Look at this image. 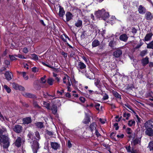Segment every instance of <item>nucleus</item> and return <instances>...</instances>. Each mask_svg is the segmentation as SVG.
<instances>
[{
	"label": "nucleus",
	"mask_w": 153,
	"mask_h": 153,
	"mask_svg": "<svg viewBox=\"0 0 153 153\" xmlns=\"http://www.w3.org/2000/svg\"><path fill=\"white\" fill-rule=\"evenodd\" d=\"M61 38L62 39V40L65 42H66V35H62L61 36Z\"/></svg>",
	"instance_id": "obj_46"
},
{
	"label": "nucleus",
	"mask_w": 153,
	"mask_h": 153,
	"mask_svg": "<svg viewBox=\"0 0 153 153\" xmlns=\"http://www.w3.org/2000/svg\"><path fill=\"white\" fill-rule=\"evenodd\" d=\"M128 37L125 33H123L119 36V39L124 42H126L128 40Z\"/></svg>",
	"instance_id": "obj_13"
},
{
	"label": "nucleus",
	"mask_w": 153,
	"mask_h": 153,
	"mask_svg": "<svg viewBox=\"0 0 153 153\" xmlns=\"http://www.w3.org/2000/svg\"><path fill=\"white\" fill-rule=\"evenodd\" d=\"M6 79L8 81L12 79L13 75L11 73L7 71L5 74Z\"/></svg>",
	"instance_id": "obj_16"
},
{
	"label": "nucleus",
	"mask_w": 153,
	"mask_h": 153,
	"mask_svg": "<svg viewBox=\"0 0 153 153\" xmlns=\"http://www.w3.org/2000/svg\"><path fill=\"white\" fill-rule=\"evenodd\" d=\"M39 69L38 68L34 67L32 68V71L34 73L37 72L38 71Z\"/></svg>",
	"instance_id": "obj_51"
},
{
	"label": "nucleus",
	"mask_w": 153,
	"mask_h": 153,
	"mask_svg": "<svg viewBox=\"0 0 153 153\" xmlns=\"http://www.w3.org/2000/svg\"><path fill=\"white\" fill-rule=\"evenodd\" d=\"M109 15L108 12H105V10L103 12L102 18L104 20H105L109 17Z\"/></svg>",
	"instance_id": "obj_26"
},
{
	"label": "nucleus",
	"mask_w": 153,
	"mask_h": 153,
	"mask_svg": "<svg viewBox=\"0 0 153 153\" xmlns=\"http://www.w3.org/2000/svg\"><path fill=\"white\" fill-rule=\"evenodd\" d=\"M65 16H66V20L67 22H68L72 19L73 16L71 13L68 12L66 13Z\"/></svg>",
	"instance_id": "obj_17"
},
{
	"label": "nucleus",
	"mask_w": 153,
	"mask_h": 153,
	"mask_svg": "<svg viewBox=\"0 0 153 153\" xmlns=\"http://www.w3.org/2000/svg\"><path fill=\"white\" fill-rule=\"evenodd\" d=\"M148 147L150 151H153V141H151L149 143Z\"/></svg>",
	"instance_id": "obj_33"
},
{
	"label": "nucleus",
	"mask_w": 153,
	"mask_h": 153,
	"mask_svg": "<svg viewBox=\"0 0 153 153\" xmlns=\"http://www.w3.org/2000/svg\"><path fill=\"white\" fill-rule=\"evenodd\" d=\"M135 122L134 120H131L128 121V124L129 126H131L135 125Z\"/></svg>",
	"instance_id": "obj_30"
},
{
	"label": "nucleus",
	"mask_w": 153,
	"mask_h": 153,
	"mask_svg": "<svg viewBox=\"0 0 153 153\" xmlns=\"http://www.w3.org/2000/svg\"><path fill=\"white\" fill-rule=\"evenodd\" d=\"M100 106V104L99 103H97V104H96L94 106L96 108L97 110H99V107Z\"/></svg>",
	"instance_id": "obj_58"
},
{
	"label": "nucleus",
	"mask_w": 153,
	"mask_h": 153,
	"mask_svg": "<svg viewBox=\"0 0 153 153\" xmlns=\"http://www.w3.org/2000/svg\"><path fill=\"white\" fill-rule=\"evenodd\" d=\"M75 66L79 72L83 73L82 70H85L86 68V65L80 61H77L75 64Z\"/></svg>",
	"instance_id": "obj_3"
},
{
	"label": "nucleus",
	"mask_w": 153,
	"mask_h": 153,
	"mask_svg": "<svg viewBox=\"0 0 153 153\" xmlns=\"http://www.w3.org/2000/svg\"><path fill=\"white\" fill-rule=\"evenodd\" d=\"M130 114L129 113H124L123 114V117H124L126 118V120H128L129 117L130 116Z\"/></svg>",
	"instance_id": "obj_44"
},
{
	"label": "nucleus",
	"mask_w": 153,
	"mask_h": 153,
	"mask_svg": "<svg viewBox=\"0 0 153 153\" xmlns=\"http://www.w3.org/2000/svg\"><path fill=\"white\" fill-rule=\"evenodd\" d=\"M113 94L114 96L117 98L121 99V98L120 95L117 93L116 91H112Z\"/></svg>",
	"instance_id": "obj_28"
},
{
	"label": "nucleus",
	"mask_w": 153,
	"mask_h": 153,
	"mask_svg": "<svg viewBox=\"0 0 153 153\" xmlns=\"http://www.w3.org/2000/svg\"><path fill=\"white\" fill-rule=\"evenodd\" d=\"M35 135L36 137L35 139H36V141L33 140V141L31 147L33 153H37V150L39 148V144L37 141L39 140L40 139V137L39 133L38 131H37L35 132Z\"/></svg>",
	"instance_id": "obj_1"
},
{
	"label": "nucleus",
	"mask_w": 153,
	"mask_h": 153,
	"mask_svg": "<svg viewBox=\"0 0 153 153\" xmlns=\"http://www.w3.org/2000/svg\"><path fill=\"white\" fill-rule=\"evenodd\" d=\"M126 132L128 134H130L132 132V131L131 130V128H128L126 129Z\"/></svg>",
	"instance_id": "obj_49"
},
{
	"label": "nucleus",
	"mask_w": 153,
	"mask_h": 153,
	"mask_svg": "<svg viewBox=\"0 0 153 153\" xmlns=\"http://www.w3.org/2000/svg\"><path fill=\"white\" fill-rule=\"evenodd\" d=\"M44 65L46 66L47 67H49V68H51L52 69H53V70L55 71H57L58 70V69L56 68H54L53 66H51L49 64H47L45 63V62H41Z\"/></svg>",
	"instance_id": "obj_27"
},
{
	"label": "nucleus",
	"mask_w": 153,
	"mask_h": 153,
	"mask_svg": "<svg viewBox=\"0 0 153 153\" xmlns=\"http://www.w3.org/2000/svg\"><path fill=\"white\" fill-rule=\"evenodd\" d=\"M51 110L53 114H55L57 113V106L55 105H53L52 107Z\"/></svg>",
	"instance_id": "obj_29"
},
{
	"label": "nucleus",
	"mask_w": 153,
	"mask_h": 153,
	"mask_svg": "<svg viewBox=\"0 0 153 153\" xmlns=\"http://www.w3.org/2000/svg\"><path fill=\"white\" fill-rule=\"evenodd\" d=\"M75 25L77 27H82V21L80 19H78L75 22Z\"/></svg>",
	"instance_id": "obj_23"
},
{
	"label": "nucleus",
	"mask_w": 153,
	"mask_h": 153,
	"mask_svg": "<svg viewBox=\"0 0 153 153\" xmlns=\"http://www.w3.org/2000/svg\"><path fill=\"white\" fill-rule=\"evenodd\" d=\"M4 63L7 66V67H8V66L10 65V61L7 60H5L4 61Z\"/></svg>",
	"instance_id": "obj_53"
},
{
	"label": "nucleus",
	"mask_w": 153,
	"mask_h": 153,
	"mask_svg": "<svg viewBox=\"0 0 153 153\" xmlns=\"http://www.w3.org/2000/svg\"><path fill=\"white\" fill-rule=\"evenodd\" d=\"M35 125L37 128L40 129L44 128L45 127L44 123L42 122H37L35 123Z\"/></svg>",
	"instance_id": "obj_21"
},
{
	"label": "nucleus",
	"mask_w": 153,
	"mask_h": 153,
	"mask_svg": "<svg viewBox=\"0 0 153 153\" xmlns=\"http://www.w3.org/2000/svg\"><path fill=\"white\" fill-rule=\"evenodd\" d=\"M108 95L105 94L104 96L103 97V99L105 100L108 99Z\"/></svg>",
	"instance_id": "obj_61"
},
{
	"label": "nucleus",
	"mask_w": 153,
	"mask_h": 153,
	"mask_svg": "<svg viewBox=\"0 0 153 153\" xmlns=\"http://www.w3.org/2000/svg\"><path fill=\"white\" fill-rule=\"evenodd\" d=\"M122 51L120 49L117 50L113 52V55L115 57H120L122 54Z\"/></svg>",
	"instance_id": "obj_11"
},
{
	"label": "nucleus",
	"mask_w": 153,
	"mask_h": 153,
	"mask_svg": "<svg viewBox=\"0 0 153 153\" xmlns=\"http://www.w3.org/2000/svg\"><path fill=\"white\" fill-rule=\"evenodd\" d=\"M21 138L20 137H18L15 142V144L16 146L19 147L21 146Z\"/></svg>",
	"instance_id": "obj_18"
},
{
	"label": "nucleus",
	"mask_w": 153,
	"mask_h": 153,
	"mask_svg": "<svg viewBox=\"0 0 153 153\" xmlns=\"http://www.w3.org/2000/svg\"><path fill=\"white\" fill-rule=\"evenodd\" d=\"M32 58L34 60H37L38 59V57L37 55L35 54H33L31 55Z\"/></svg>",
	"instance_id": "obj_39"
},
{
	"label": "nucleus",
	"mask_w": 153,
	"mask_h": 153,
	"mask_svg": "<svg viewBox=\"0 0 153 153\" xmlns=\"http://www.w3.org/2000/svg\"><path fill=\"white\" fill-rule=\"evenodd\" d=\"M24 96L25 97H29L32 98H36V96L32 94L29 93H25L23 94Z\"/></svg>",
	"instance_id": "obj_24"
},
{
	"label": "nucleus",
	"mask_w": 153,
	"mask_h": 153,
	"mask_svg": "<svg viewBox=\"0 0 153 153\" xmlns=\"http://www.w3.org/2000/svg\"><path fill=\"white\" fill-rule=\"evenodd\" d=\"M19 85L16 83H13L12 84V87L13 88L16 90H18Z\"/></svg>",
	"instance_id": "obj_48"
},
{
	"label": "nucleus",
	"mask_w": 153,
	"mask_h": 153,
	"mask_svg": "<svg viewBox=\"0 0 153 153\" xmlns=\"http://www.w3.org/2000/svg\"><path fill=\"white\" fill-rule=\"evenodd\" d=\"M22 74L23 77L25 80H27L28 79V76L26 75L25 72H21L20 73V74Z\"/></svg>",
	"instance_id": "obj_35"
},
{
	"label": "nucleus",
	"mask_w": 153,
	"mask_h": 153,
	"mask_svg": "<svg viewBox=\"0 0 153 153\" xmlns=\"http://www.w3.org/2000/svg\"><path fill=\"white\" fill-rule=\"evenodd\" d=\"M13 130L17 133H21L22 130V127L20 125H15L13 128Z\"/></svg>",
	"instance_id": "obj_7"
},
{
	"label": "nucleus",
	"mask_w": 153,
	"mask_h": 153,
	"mask_svg": "<svg viewBox=\"0 0 153 153\" xmlns=\"http://www.w3.org/2000/svg\"><path fill=\"white\" fill-rule=\"evenodd\" d=\"M145 134L149 137H153V129L151 127H145Z\"/></svg>",
	"instance_id": "obj_5"
},
{
	"label": "nucleus",
	"mask_w": 153,
	"mask_h": 153,
	"mask_svg": "<svg viewBox=\"0 0 153 153\" xmlns=\"http://www.w3.org/2000/svg\"><path fill=\"white\" fill-rule=\"evenodd\" d=\"M2 140V143L4 145L3 147L4 148H7L10 145V142L8 137L5 135H3L1 137Z\"/></svg>",
	"instance_id": "obj_4"
},
{
	"label": "nucleus",
	"mask_w": 153,
	"mask_h": 153,
	"mask_svg": "<svg viewBox=\"0 0 153 153\" xmlns=\"http://www.w3.org/2000/svg\"><path fill=\"white\" fill-rule=\"evenodd\" d=\"M131 32L133 34H135L137 33V30L135 28H133Z\"/></svg>",
	"instance_id": "obj_63"
},
{
	"label": "nucleus",
	"mask_w": 153,
	"mask_h": 153,
	"mask_svg": "<svg viewBox=\"0 0 153 153\" xmlns=\"http://www.w3.org/2000/svg\"><path fill=\"white\" fill-rule=\"evenodd\" d=\"M51 148L55 150L59 149L60 148V145L57 142H51Z\"/></svg>",
	"instance_id": "obj_6"
},
{
	"label": "nucleus",
	"mask_w": 153,
	"mask_h": 153,
	"mask_svg": "<svg viewBox=\"0 0 153 153\" xmlns=\"http://www.w3.org/2000/svg\"><path fill=\"white\" fill-rule=\"evenodd\" d=\"M140 41H141V39H140ZM143 42H140V43H139L137 45V46L135 48V49H137L140 48L141 47V46L143 45Z\"/></svg>",
	"instance_id": "obj_43"
},
{
	"label": "nucleus",
	"mask_w": 153,
	"mask_h": 153,
	"mask_svg": "<svg viewBox=\"0 0 153 153\" xmlns=\"http://www.w3.org/2000/svg\"><path fill=\"white\" fill-rule=\"evenodd\" d=\"M85 118L84 119L83 121V123L85 124H87L90 122V118L89 116H88L86 113H85Z\"/></svg>",
	"instance_id": "obj_19"
},
{
	"label": "nucleus",
	"mask_w": 153,
	"mask_h": 153,
	"mask_svg": "<svg viewBox=\"0 0 153 153\" xmlns=\"http://www.w3.org/2000/svg\"><path fill=\"white\" fill-rule=\"evenodd\" d=\"M116 45V42L114 41H111L109 44V46L112 48H114Z\"/></svg>",
	"instance_id": "obj_36"
},
{
	"label": "nucleus",
	"mask_w": 153,
	"mask_h": 153,
	"mask_svg": "<svg viewBox=\"0 0 153 153\" xmlns=\"http://www.w3.org/2000/svg\"><path fill=\"white\" fill-rule=\"evenodd\" d=\"M9 57L12 61L15 60L16 59V58L13 55H9Z\"/></svg>",
	"instance_id": "obj_54"
},
{
	"label": "nucleus",
	"mask_w": 153,
	"mask_h": 153,
	"mask_svg": "<svg viewBox=\"0 0 153 153\" xmlns=\"http://www.w3.org/2000/svg\"><path fill=\"white\" fill-rule=\"evenodd\" d=\"M137 120H136V121L137 123H141V118H139V116L137 115H136Z\"/></svg>",
	"instance_id": "obj_52"
},
{
	"label": "nucleus",
	"mask_w": 153,
	"mask_h": 153,
	"mask_svg": "<svg viewBox=\"0 0 153 153\" xmlns=\"http://www.w3.org/2000/svg\"><path fill=\"white\" fill-rule=\"evenodd\" d=\"M131 147L130 146L126 147V149L128 152H131Z\"/></svg>",
	"instance_id": "obj_56"
},
{
	"label": "nucleus",
	"mask_w": 153,
	"mask_h": 153,
	"mask_svg": "<svg viewBox=\"0 0 153 153\" xmlns=\"http://www.w3.org/2000/svg\"><path fill=\"white\" fill-rule=\"evenodd\" d=\"M4 89L6 90L7 92L8 93H10V92L11 90L7 85H4Z\"/></svg>",
	"instance_id": "obj_41"
},
{
	"label": "nucleus",
	"mask_w": 153,
	"mask_h": 153,
	"mask_svg": "<svg viewBox=\"0 0 153 153\" xmlns=\"http://www.w3.org/2000/svg\"><path fill=\"white\" fill-rule=\"evenodd\" d=\"M147 48L148 49H153V40L147 44Z\"/></svg>",
	"instance_id": "obj_32"
},
{
	"label": "nucleus",
	"mask_w": 153,
	"mask_h": 153,
	"mask_svg": "<svg viewBox=\"0 0 153 153\" xmlns=\"http://www.w3.org/2000/svg\"><path fill=\"white\" fill-rule=\"evenodd\" d=\"M23 123L25 124H28L31 122V120L30 117H27L23 119Z\"/></svg>",
	"instance_id": "obj_20"
},
{
	"label": "nucleus",
	"mask_w": 153,
	"mask_h": 153,
	"mask_svg": "<svg viewBox=\"0 0 153 153\" xmlns=\"http://www.w3.org/2000/svg\"><path fill=\"white\" fill-rule=\"evenodd\" d=\"M144 126L153 128V118L146 121L144 124Z\"/></svg>",
	"instance_id": "obj_8"
},
{
	"label": "nucleus",
	"mask_w": 153,
	"mask_h": 153,
	"mask_svg": "<svg viewBox=\"0 0 153 153\" xmlns=\"http://www.w3.org/2000/svg\"><path fill=\"white\" fill-rule=\"evenodd\" d=\"M100 80L98 79H97L95 81L94 84L97 87L99 88H100L101 87V85L100 84Z\"/></svg>",
	"instance_id": "obj_38"
},
{
	"label": "nucleus",
	"mask_w": 153,
	"mask_h": 153,
	"mask_svg": "<svg viewBox=\"0 0 153 153\" xmlns=\"http://www.w3.org/2000/svg\"><path fill=\"white\" fill-rule=\"evenodd\" d=\"M54 81V80L52 78H49L48 79L47 82L49 85H53Z\"/></svg>",
	"instance_id": "obj_34"
},
{
	"label": "nucleus",
	"mask_w": 153,
	"mask_h": 153,
	"mask_svg": "<svg viewBox=\"0 0 153 153\" xmlns=\"http://www.w3.org/2000/svg\"><path fill=\"white\" fill-rule=\"evenodd\" d=\"M7 130L5 128H2V129L0 128V137H2V134L4 132L6 131Z\"/></svg>",
	"instance_id": "obj_40"
},
{
	"label": "nucleus",
	"mask_w": 153,
	"mask_h": 153,
	"mask_svg": "<svg viewBox=\"0 0 153 153\" xmlns=\"http://www.w3.org/2000/svg\"><path fill=\"white\" fill-rule=\"evenodd\" d=\"M59 15L61 17H63L65 14V12L63 7H62L60 6H59Z\"/></svg>",
	"instance_id": "obj_22"
},
{
	"label": "nucleus",
	"mask_w": 153,
	"mask_h": 153,
	"mask_svg": "<svg viewBox=\"0 0 153 153\" xmlns=\"http://www.w3.org/2000/svg\"><path fill=\"white\" fill-rule=\"evenodd\" d=\"M46 133L50 136H52L53 135V133L52 132L47 130L46 131Z\"/></svg>",
	"instance_id": "obj_50"
},
{
	"label": "nucleus",
	"mask_w": 153,
	"mask_h": 153,
	"mask_svg": "<svg viewBox=\"0 0 153 153\" xmlns=\"http://www.w3.org/2000/svg\"><path fill=\"white\" fill-rule=\"evenodd\" d=\"M79 99L80 101L82 103H84L85 101V98L83 97H80Z\"/></svg>",
	"instance_id": "obj_57"
},
{
	"label": "nucleus",
	"mask_w": 153,
	"mask_h": 153,
	"mask_svg": "<svg viewBox=\"0 0 153 153\" xmlns=\"http://www.w3.org/2000/svg\"><path fill=\"white\" fill-rule=\"evenodd\" d=\"M145 18L148 21H150L153 19V15L150 12L147 11L145 14Z\"/></svg>",
	"instance_id": "obj_9"
},
{
	"label": "nucleus",
	"mask_w": 153,
	"mask_h": 153,
	"mask_svg": "<svg viewBox=\"0 0 153 153\" xmlns=\"http://www.w3.org/2000/svg\"><path fill=\"white\" fill-rule=\"evenodd\" d=\"M138 11L139 13L143 14L146 13V10L145 7L143 6L142 5H140L139 6L138 8Z\"/></svg>",
	"instance_id": "obj_14"
},
{
	"label": "nucleus",
	"mask_w": 153,
	"mask_h": 153,
	"mask_svg": "<svg viewBox=\"0 0 153 153\" xmlns=\"http://www.w3.org/2000/svg\"><path fill=\"white\" fill-rule=\"evenodd\" d=\"M149 58L146 56L145 58H143L141 60V62L142 65L143 66H145L149 64Z\"/></svg>",
	"instance_id": "obj_10"
},
{
	"label": "nucleus",
	"mask_w": 153,
	"mask_h": 153,
	"mask_svg": "<svg viewBox=\"0 0 153 153\" xmlns=\"http://www.w3.org/2000/svg\"><path fill=\"white\" fill-rule=\"evenodd\" d=\"M43 104L44 106L46 107L48 109H50V104L49 103L46 102H44Z\"/></svg>",
	"instance_id": "obj_45"
},
{
	"label": "nucleus",
	"mask_w": 153,
	"mask_h": 153,
	"mask_svg": "<svg viewBox=\"0 0 153 153\" xmlns=\"http://www.w3.org/2000/svg\"><path fill=\"white\" fill-rule=\"evenodd\" d=\"M95 124L94 123H92L89 126L90 129L91 131L92 132L95 129L96 130V126H95Z\"/></svg>",
	"instance_id": "obj_31"
},
{
	"label": "nucleus",
	"mask_w": 153,
	"mask_h": 153,
	"mask_svg": "<svg viewBox=\"0 0 153 153\" xmlns=\"http://www.w3.org/2000/svg\"><path fill=\"white\" fill-rule=\"evenodd\" d=\"M153 36V34L152 32L146 34L144 39H143L145 42L151 40L152 36Z\"/></svg>",
	"instance_id": "obj_15"
},
{
	"label": "nucleus",
	"mask_w": 153,
	"mask_h": 153,
	"mask_svg": "<svg viewBox=\"0 0 153 153\" xmlns=\"http://www.w3.org/2000/svg\"><path fill=\"white\" fill-rule=\"evenodd\" d=\"M70 79V78L67 75H66L63 78V83L66 84L67 86V90L68 91L71 92V89L70 87L71 85V82H70L69 80ZM71 85L73 86L74 84L71 83Z\"/></svg>",
	"instance_id": "obj_2"
},
{
	"label": "nucleus",
	"mask_w": 153,
	"mask_h": 153,
	"mask_svg": "<svg viewBox=\"0 0 153 153\" xmlns=\"http://www.w3.org/2000/svg\"><path fill=\"white\" fill-rule=\"evenodd\" d=\"M18 90H19L23 91L25 90V88H24V87H23L22 86L19 85Z\"/></svg>",
	"instance_id": "obj_62"
},
{
	"label": "nucleus",
	"mask_w": 153,
	"mask_h": 153,
	"mask_svg": "<svg viewBox=\"0 0 153 153\" xmlns=\"http://www.w3.org/2000/svg\"><path fill=\"white\" fill-rule=\"evenodd\" d=\"M53 76L55 78L56 80L58 82H59L60 81V79L57 77V74L54 73H53Z\"/></svg>",
	"instance_id": "obj_47"
},
{
	"label": "nucleus",
	"mask_w": 153,
	"mask_h": 153,
	"mask_svg": "<svg viewBox=\"0 0 153 153\" xmlns=\"http://www.w3.org/2000/svg\"><path fill=\"white\" fill-rule=\"evenodd\" d=\"M100 44V42L97 40L95 39L92 42V46L93 47L98 46Z\"/></svg>",
	"instance_id": "obj_25"
},
{
	"label": "nucleus",
	"mask_w": 153,
	"mask_h": 153,
	"mask_svg": "<svg viewBox=\"0 0 153 153\" xmlns=\"http://www.w3.org/2000/svg\"><path fill=\"white\" fill-rule=\"evenodd\" d=\"M33 136V133L31 131H29L27 134L28 137L30 139H31L32 140H33L34 138Z\"/></svg>",
	"instance_id": "obj_37"
},
{
	"label": "nucleus",
	"mask_w": 153,
	"mask_h": 153,
	"mask_svg": "<svg viewBox=\"0 0 153 153\" xmlns=\"http://www.w3.org/2000/svg\"><path fill=\"white\" fill-rule=\"evenodd\" d=\"M115 135V134L114 132H112L110 134V137H111L113 139H115V138L114 137V136Z\"/></svg>",
	"instance_id": "obj_60"
},
{
	"label": "nucleus",
	"mask_w": 153,
	"mask_h": 153,
	"mask_svg": "<svg viewBox=\"0 0 153 153\" xmlns=\"http://www.w3.org/2000/svg\"><path fill=\"white\" fill-rule=\"evenodd\" d=\"M147 53V51L144 50L140 52V55L141 56H143L145 55Z\"/></svg>",
	"instance_id": "obj_42"
},
{
	"label": "nucleus",
	"mask_w": 153,
	"mask_h": 153,
	"mask_svg": "<svg viewBox=\"0 0 153 153\" xmlns=\"http://www.w3.org/2000/svg\"><path fill=\"white\" fill-rule=\"evenodd\" d=\"M105 10L104 9H102L100 10H99L95 13V14L97 18H102L103 12Z\"/></svg>",
	"instance_id": "obj_12"
},
{
	"label": "nucleus",
	"mask_w": 153,
	"mask_h": 153,
	"mask_svg": "<svg viewBox=\"0 0 153 153\" xmlns=\"http://www.w3.org/2000/svg\"><path fill=\"white\" fill-rule=\"evenodd\" d=\"M118 124L117 123H115L114 124V126L115 127V130H117L119 128V127L118 126Z\"/></svg>",
	"instance_id": "obj_64"
},
{
	"label": "nucleus",
	"mask_w": 153,
	"mask_h": 153,
	"mask_svg": "<svg viewBox=\"0 0 153 153\" xmlns=\"http://www.w3.org/2000/svg\"><path fill=\"white\" fill-rule=\"evenodd\" d=\"M46 76H44V77H42L41 78V80L42 82L43 83H45L46 82V80H45V77Z\"/></svg>",
	"instance_id": "obj_59"
},
{
	"label": "nucleus",
	"mask_w": 153,
	"mask_h": 153,
	"mask_svg": "<svg viewBox=\"0 0 153 153\" xmlns=\"http://www.w3.org/2000/svg\"><path fill=\"white\" fill-rule=\"evenodd\" d=\"M139 140L138 139H136L134 140L133 143L134 145L137 144L139 143Z\"/></svg>",
	"instance_id": "obj_55"
}]
</instances>
